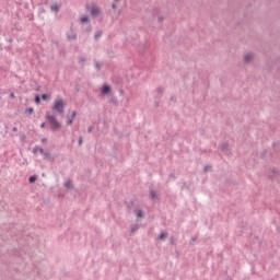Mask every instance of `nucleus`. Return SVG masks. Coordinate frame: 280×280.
Instances as JSON below:
<instances>
[{
    "label": "nucleus",
    "instance_id": "1",
    "mask_svg": "<svg viewBox=\"0 0 280 280\" xmlns=\"http://www.w3.org/2000/svg\"><path fill=\"white\" fill-rule=\"evenodd\" d=\"M46 119H47V121L50 126V130L52 132H58V130H60V128H62V125L60 122H58V118H56V115L47 112Z\"/></svg>",
    "mask_w": 280,
    "mask_h": 280
},
{
    "label": "nucleus",
    "instance_id": "2",
    "mask_svg": "<svg viewBox=\"0 0 280 280\" xmlns=\"http://www.w3.org/2000/svg\"><path fill=\"white\" fill-rule=\"evenodd\" d=\"M65 106H67V104L65 103V100L58 98V100L55 101V103L52 105V110H56L60 115H63L65 114Z\"/></svg>",
    "mask_w": 280,
    "mask_h": 280
},
{
    "label": "nucleus",
    "instance_id": "3",
    "mask_svg": "<svg viewBox=\"0 0 280 280\" xmlns=\"http://www.w3.org/2000/svg\"><path fill=\"white\" fill-rule=\"evenodd\" d=\"M243 60L245 62V65H250V62H253V60H255V54L253 52H246L243 56Z\"/></svg>",
    "mask_w": 280,
    "mask_h": 280
},
{
    "label": "nucleus",
    "instance_id": "4",
    "mask_svg": "<svg viewBox=\"0 0 280 280\" xmlns=\"http://www.w3.org/2000/svg\"><path fill=\"white\" fill-rule=\"evenodd\" d=\"M90 12H91L92 16H100V14H102V9H100V7L94 4V5H92Z\"/></svg>",
    "mask_w": 280,
    "mask_h": 280
},
{
    "label": "nucleus",
    "instance_id": "5",
    "mask_svg": "<svg viewBox=\"0 0 280 280\" xmlns=\"http://www.w3.org/2000/svg\"><path fill=\"white\" fill-rule=\"evenodd\" d=\"M67 38H68V40H77L78 34H75V32L71 31V32L67 33Z\"/></svg>",
    "mask_w": 280,
    "mask_h": 280
},
{
    "label": "nucleus",
    "instance_id": "6",
    "mask_svg": "<svg viewBox=\"0 0 280 280\" xmlns=\"http://www.w3.org/2000/svg\"><path fill=\"white\" fill-rule=\"evenodd\" d=\"M61 5L58 3H55L50 7L51 12L58 13L60 11Z\"/></svg>",
    "mask_w": 280,
    "mask_h": 280
},
{
    "label": "nucleus",
    "instance_id": "7",
    "mask_svg": "<svg viewBox=\"0 0 280 280\" xmlns=\"http://www.w3.org/2000/svg\"><path fill=\"white\" fill-rule=\"evenodd\" d=\"M63 187H66V189H73V183L71 182V179H68L65 184Z\"/></svg>",
    "mask_w": 280,
    "mask_h": 280
},
{
    "label": "nucleus",
    "instance_id": "8",
    "mask_svg": "<svg viewBox=\"0 0 280 280\" xmlns=\"http://www.w3.org/2000/svg\"><path fill=\"white\" fill-rule=\"evenodd\" d=\"M110 93V88L108 85H104L102 90L103 95H108Z\"/></svg>",
    "mask_w": 280,
    "mask_h": 280
},
{
    "label": "nucleus",
    "instance_id": "9",
    "mask_svg": "<svg viewBox=\"0 0 280 280\" xmlns=\"http://www.w3.org/2000/svg\"><path fill=\"white\" fill-rule=\"evenodd\" d=\"M150 198L151 200H159V195L155 192V190L150 191Z\"/></svg>",
    "mask_w": 280,
    "mask_h": 280
},
{
    "label": "nucleus",
    "instance_id": "10",
    "mask_svg": "<svg viewBox=\"0 0 280 280\" xmlns=\"http://www.w3.org/2000/svg\"><path fill=\"white\" fill-rule=\"evenodd\" d=\"M221 152H225V154L229 152V143H223L221 145Z\"/></svg>",
    "mask_w": 280,
    "mask_h": 280
},
{
    "label": "nucleus",
    "instance_id": "11",
    "mask_svg": "<svg viewBox=\"0 0 280 280\" xmlns=\"http://www.w3.org/2000/svg\"><path fill=\"white\" fill-rule=\"evenodd\" d=\"M159 240H161L162 242L167 240V232H162L159 236Z\"/></svg>",
    "mask_w": 280,
    "mask_h": 280
},
{
    "label": "nucleus",
    "instance_id": "12",
    "mask_svg": "<svg viewBox=\"0 0 280 280\" xmlns=\"http://www.w3.org/2000/svg\"><path fill=\"white\" fill-rule=\"evenodd\" d=\"M102 34H103L102 31H97V32L95 33V35H94L95 40H100V38H102Z\"/></svg>",
    "mask_w": 280,
    "mask_h": 280
},
{
    "label": "nucleus",
    "instance_id": "13",
    "mask_svg": "<svg viewBox=\"0 0 280 280\" xmlns=\"http://www.w3.org/2000/svg\"><path fill=\"white\" fill-rule=\"evenodd\" d=\"M103 67H104V63H102L100 61L95 62V69H97V71H100Z\"/></svg>",
    "mask_w": 280,
    "mask_h": 280
},
{
    "label": "nucleus",
    "instance_id": "14",
    "mask_svg": "<svg viewBox=\"0 0 280 280\" xmlns=\"http://www.w3.org/2000/svg\"><path fill=\"white\" fill-rule=\"evenodd\" d=\"M80 21H81V24L84 25V23H89L90 19L88 15H85V16L81 18Z\"/></svg>",
    "mask_w": 280,
    "mask_h": 280
},
{
    "label": "nucleus",
    "instance_id": "15",
    "mask_svg": "<svg viewBox=\"0 0 280 280\" xmlns=\"http://www.w3.org/2000/svg\"><path fill=\"white\" fill-rule=\"evenodd\" d=\"M136 214H137V218H144L145 217V214L143 213L142 210H137Z\"/></svg>",
    "mask_w": 280,
    "mask_h": 280
},
{
    "label": "nucleus",
    "instance_id": "16",
    "mask_svg": "<svg viewBox=\"0 0 280 280\" xmlns=\"http://www.w3.org/2000/svg\"><path fill=\"white\" fill-rule=\"evenodd\" d=\"M158 95H163V93L165 92V89H163L162 86L158 88L156 90Z\"/></svg>",
    "mask_w": 280,
    "mask_h": 280
},
{
    "label": "nucleus",
    "instance_id": "17",
    "mask_svg": "<svg viewBox=\"0 0 280 280\" xmlns=\"http://www.w3.org/2000/svg\"><path fill=\"white\" fill-rule=\"evenodd\" d=\"M38 180V177L36 175H33L28 178V183H36Z\"/></svg>",
    "mask_w": 280,
    "mask_h": 280
},
{
    "label": "nucleus",
    "instance_id": "18",
    "mask_svg": "<svg viewBox=\"0 0 280 280\" xmlns=\"http://www.w3.org/2000/svg\"><path fill=\"white\" fill-rule=\"evenodd\" d=\"M42 100L44 101V102H47V100H49L50 97H51V95H49V94H42Z\"/></svg>",
    "mask_w": 280,
    "mask_h": 280
},
{
    "label": "nucleus",
    "instance_id": "19",
    "mask_svg": "<svg viewBox=\"0 0 280 280\" xmlns=\"http://www.w3.org/2000/svg\"><path fill=\"white\" fill-rule=\"evenodd\" d=\"M79 65L84 66V62H86V58L85 57H79Z\"/></svg>",
    "mask_w": 280,
    "mask_h": 280
},
{
    "label": "nucleus",
    "instance_id": "20",
    "mask_svg": "<svg viewBox=\"0 0 280 280\" xmlns=\"http://www.w3.org/2000/svg\"><path fill=\"white\" fill-rule=\"evenodd\" d=\"M137 231H139V225L135 224L131 228V233H137Z\"/></svg>",
    "mask_w": 280,
    "mask_h": 280
},
{
    "label": "nucleus",
    "instance_id": "21",
    "mask_svg": "<svg viewBox=\"0 0 280 280\" xmlns=\"http://www.w3.org/2000/svg\"><path fill=\"white\" fill-rule=\"evenodd\" d=\"M25 113H27L28 115H32L34 113V107H28Z\"/></svg>",
    "mask_w": 280,
    "mask_h": 280
},
{
    "label": "nucleus",
    "instance_id": "22",
    "mask_svg": "<svg viewBox=\"0 0 280 280\" xmlns=\"http://www.w3.org/2000/svg\"><path fill=\"white\" fill-rule=\"evenodd\" d=\"M75 117H78V112H72V115H71V119H75Z\"/></svg>",
    "mask_w": 280,
    "mask_h": 280
},
{
    "label": "nucleus",
    "instance_id": "23",
    "mask_svg": "<svg viewBox=\"0 0 280 280\" xmlns=\"http://www.w3.org/2000/svg\"><path fill=\"white\" fill-rule=\"evenodd\" d=\"M43 155H44V159L46 160L49 159V152L44 151Z\"/></svg>",
    "mask_w": 280,
    "mask_h": 280
},
{
    "label": "nucleus",
    "instance_id": "24",
    "mask_svg": "<svg viewBox=\"0 0 280 280\" xmlns=\"http://www.w3.org/2000/svg\"><path fill=\"white\" fill-rule=\"evenodd\" d=\"M67 125H68V126H72V125H73V118L68 119Z\"/></svg>",
    "mask_w": 280,
    "mask_h": 280
},
{
    "label": "nucleus",
    "instance_id": "25",
    "mask_svg": "<svg viewBox=\"0 0 280 280\" xmlns=\"http://www.w3.org/2000/svg\"><path fill=\"white\" fill-rule=\"evenodd\" d=\"M35 103L40 104V96H35Z\"/></svg>",
    "mask_w": 280,
    "mask_h": 280
},
{
    "label": "nucleus",
    "instance_id": "26",
    "mask_svg": "<svg viewBox=\"0 0 280 280\" xmlns=\"http://www.w3.org/2000/svg\"><path fill=\"white\" fill-rule=\"evenodd\" d=\"M84 139L82 137L79 138V145H82Z\"/></svg>",
    "mask_w": 280,
    "mask_h": 280
},
{
    "label": "nucleus",
    "instance_id": "27",
    "mask_svg": "<svg viewBox=\"0 0 280 280\" xmlns=\"http://www.w3.org/2000/svg\"><path fill=\"white\" fill-rule=\"evenodd\" d=\"M209 170H211V166H205L203 167V172H209Z\"/></svg>",
    "mask_w": 280,
    "mask_h": 280
},
{
    "label": "nucleus",
    "instance_id": "28",
    "mask_svg": "<svg viewBox=\"0 0 280 280\" xmlns=\"http://www.w3.org/2000/svg\"><path fill=\"white\" fill-rule=\"evenodd\" d=\"M38 152L45 154V150H43V148H38Z\"/></svg>",
    "mask_w": 280,
    "mask_h": 280
},
{
    "label": "nucleus",
    "instance_id": "29",
    "mask_svg": "<svg viewBox=\"0 0 280 280\" xmlns=\"http://www.w3.org/2000/svg\"><path fill=\"white\" fill-rule=\"evenodd\" d=\"M88 132H93V126H90V127L88 128Z\"/></svg>",
    "mask_w": 280,
    "mask_h": 280
},
{
    "label": "nucleus",
    "instance_id": "30",
    "mask_svg": "<svg viewBox=\"0 0 280 280\" xmlns=\"http://www.w3.org/2000/svg\"><path fill=\"white\" fill-rule=\"evenodd\" d=\"M112 8H113V10H117V4H116V3H113V4H112Z\"/></svg>",
    "mask_w": 280,
    "mask_h": 280
},
{
    "label": "nucleus",
    "instance_id": "31",
    "mask_svg": "<svg viewBox=\"0 0 280 280\" xmlns=\"http://www.w3.org/2000/svg\"><path fill=\"white\" fill-rule=\"evenodd\" d=\"M10 97H11V100H14V97H15V96H14V92H11V93H10Z\"/></svg>",
    "mask_w": 280,
    "mask_h": 280
},
{
    "label": "nucleus",
    "instance_id": "32",
    "mask_svg": "<svg viewBox=\"0 0 280 280\" xmlns=\"http://www.w3.org/2000/svg\"><path fill=\"white\" fill-rule=\"evenodd\" d=\"M36 152H38V147H36L35 149H33V154H36Z\"/></svg>",
    "mask_w": 280,
    "mask_h": 280
},
{
    "label": "nucleus",
    "instance_id": "33",
    "mask_svg": "<svg viewBox=\"0 0 280 280\" xmlns=\"http://www.w3.org/2000/svg\"><path fill=\"white\" fill-rule=\"evenodd\" d=\"M40 128H45V122H42V124H40Z\"/></svg>",
    "mask_w": 280,
    "mask_h": 280
},
{
    "label": "nucleus",
    "instance_id": "34",
    "mask_svg": "<svg viewBox=\"0 0 280 280\" xmlns=\"http://www.w3.org/2000/svg\"><path fill=\"white\" fill-rule=\"evenodd\" d=\"M42 141H43V143H45V141H47V139H46V138H43Z\"/></svg>",
    "mask_w": 280,
    "mask_h": 280
},
{
    "label": "nucleus",
    "instance_id": "35",
    "mask_svg": "<svg viewBox=\"0 0 280 280\" xmlns=\"http://www.w3.org/2000/svg\"><path fill=\"white\" fill-rule=\"evenodd\" d=\"M159 21H160V22L163 21V18H159Z\"/></svg>",
    "mask_w": 280,
    "mask_h": 280
},
{
    "label": "nucleus",
    "instance_id": "36",
    "mask_svg": "<svg viewBox=\"0 0 280 280\" xmlns=\"http://www.w3.org/2000/svg\"><path fill=\"white\" fill-rule=\"evenodd\" d=\"M13 131L16 132V127L13 128Z\"/></svg>",
    "mask_w": 280,
    "mask_h": 280
},
{
    "label": "nucleus",
    "instance_id": "37",
    "mask_svg": "<svg viewBox=\"0 0 280 280\" xmlns=\"http://www.w3.org/2000/svg\"><path fill=\"white\" fill-rule=\"evenodd\" d=\"M116 1V3H118V1H121V0H115Z\"/></svg>",
    "mask_w": 280,
    "mask_h": 280
}]
</instances>
